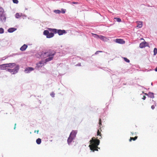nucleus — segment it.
Returning a JSON list of instances; mask_svg holds the SVG:
<instances>
[{
  "mask_svg": "<svg viewBox=\"0 0 157 157\" xmlns=\"http://www.w3.org/2000/svg\"><path fill=\"white\" fill-rule=\"evenodd\" d=\"M56 53V52L55 51L52 49H49L42 51L40 54V55L41 58H43L49 57L45 59V61L48 62L53 59L54 55Z\"/></svg>",
  "mask_w": 157,
  "mask_h": 157,
  "instance_id": "1",
  "label": "nucleus"
},
{
  "mask_svg": "<svg viewBox=\"0 0 157 157\" xmlns=\"http://www.w3.org/2000/svg\"><path fill=\"white\" fill-rule=\"evenodd\" d=\"M90 144L89 147L90 149L93 151H98V146L99 144L100 141L99 139H96L95 137H93L90 141Z\"/></svg>",
  "mask_w": 157,
  "mask_h": 157,
  "instance_id": "2",
  "label": "nucleus"
},
{
  "mask_svg": "<svg viewBox=\"0 0 157 157\" xmlns=\"http://www.w3.org/2000/svg\"><path fill=\"white\" fill-rule=\"evenodd\" d=\"M48 29L50 31H52L54 33H57L59 35H61L63 34H65L67 33L66 31L64 30L57 29H55L49 28Z\"/></svg>",
  "mask_w": 157,
  "mask_h": 157,
  "instance_id": "3",
  "label": "nucleus"
},
{
  "mask_svg": "<svg viewBox=\"0 0 157 157\" xmlns=\"http://www.w3.org/2000/svg\"><path fill=\"white\" fill-rule=\"evenodd\" d=\"M16 64L14 63H10L9 64H3L0 65V69L2 70H6L8 69L9 67H13L15 66Z\"/></svg>",
  "mask_w": 157,
  "mask_h": 157,
  "instance_id": "4",
  "label": "nucleus"
},
{
  "mask_svg": "<svg viewBox=\"0 0 157 157\" xmlns=\"http://www.w3.org/2000/svg\"><path fill=\"white\" fill-rule=\"evenodd\" d=\"M6 17L3 8L0 6V21L2 22H5Z\"/></svg>",
  "mask_w": 157,
  "mask_h": 157,
  "instance_id": "5",
  "label": "nucleus"
},
{
  "mask_svg": "<svg viewBox=\"0 0 157 157\" xmlns=\"http://www.w3.org/2000/svg\"><path fill=\"white\" fill-rule=\"evenodd\" d=\"M43 34L46 36L47 38H51L54 36L53 33H49V31L47 30H44L43 32Z\"/></svg>",
  "mask_w": 157,
  "mask_h": 157,
  "instance_id": "6",
  "label": "nucleus"
},
{
  "mask_svg": "<svg viewBox=\"0 0 157 157\" xmlns=\"http://www.w3.org/2000/svg\"><path fill=\"white\" fill-rule=\"evenodd\" d=\"M19 67L17 66L13 69H8V71L9 72L12 73L13 74H15L17 73L19 69Z\"/></svg>",
  "mask_w": 157,
  "mask_h": 157,
  "instance_id": "7",
  "label": "nucleus"
},
{
  "mask_svg": "<svg viewBox=\"0 0 157 157\" xmlns=\"http://www.w3.org/2000/svg\"><path fill=\"white\" fill-rule=\"evenodd\" d=\"M148 44L146 42H143L140 43V47L141 48H143L146 46H148Z\"/></svg>",
  "mask_w": 157,
  "mask_h": 157,
  "instance_id": "8",
  "label": "nucleus"
},
{
  "mask_svg": "<svg viewBox=\"0 0 157 157\" xmlns=\"http://www.w3.org/2000/svg\"><path fill=\"white\" fill-rule=\"evenodd\" d=\"M115 42L117 43L123 44L125 43V42L123 39H117L115 40Z\"/></svg>",
  "mask_w": 157,
  "mask_h": 157,
  "instance_id": "9",
  "label": "nucleus"
},
{
  "mask_svg": "<svg viewBox=\"0 0 157 157\" xmlns=\"http://www.w3.org/2000/svg\"><path fill=\"white\" fill-rule=\"evenodd\" d=\"M92 34L96 36H97L101 40H102L105 41L107 39V38L105 37L104 36H103L102 35H99H99H97V34H93V33H92Z\"/></svg>",
  "mask_w": 157,
  "mask_h": 157,
  "instance_id": "10",
  "label": "nucleus"
},
{
  "mask_svg": "<svg viewBox=\"0 0 157 157\" xmlns=\"http://www.w3.org/2000/svg\"><path fill=\"white\" fill-rule=\"evenodd\" d=\"M34 70V68L32 67H27L25 70V71L26 73H28L30 72V71H33Z\"/></svg>",
  "mask_w": 157,
  "mask_h": 157,
  "instance_id": "11",
  "label": "nucleus"
},
{
  "mask_svg": "<svg viewBox=\"0 0 157 157\" xmlns=\"http://www.w3.org/2000/svg\"><path fill=\"white\" fill-rule=\"evenodd\" d=\"M97 136H98V137H97V138L101 139L102 138L101 134V131H100L99 130H98L97 131Z\"/></svg>",
  "mask_w": 157,
  "mask_h": 157,
  "instance_id": "12",
  "label": "nucleus"
},
{
  "mask_svg": "<svg viewBox=\"0 0 157 157\" xmlns=\"http://www.w3.org/2000/svg\"><path fill=\"white\" fill-rule=\"evenodd\" d=\"M74 138L72 137V136L70 135L69 137L67 139V142L68 144H71Z\"/></svg>",
  "mask_w": 157,
  "mask_h": 157,
  "instance_id": "13",
  "label": "nucleus"
},
{
  "mask_svg": "<svg viewBox=\"0 0 157 157\" xmlns=\"http://www.w3.org/2000/svg\"><path fill=\"white\" fill-rule=\"evenodd\" d=\"M27 45L24 44L20 48V49L21 51H23L26 50V49L27 48Z\"/></svg>",
  "mask_w": 157,
  "mask_h": 157,
  "instance_id": "14",
  "label": "nucleus"
},
{
  "mask_svg": "<svg viewBox=\"0 0 157 157\" xmlns=\"http://www.w3.org/2000/svg\"><path fill=\"white\" fill-rule=\"evenodd\" d=\"M77 133V132L75 131H73L71 133L70 135L73 138H74Z\"/></svg>",
  "mask_w": 157,
  "mask_h": 157,
  "instance_id": "15",
  "label": "nucleus"
},
{
  "mask_svg": "<svg viewBox=\"0 0 157 157\" xmlns=\"http://www.w3.org/2000/svg\"><path fill=\"white\" fill-rule=\"evenodd\" d=\"M37 67L38 68H39L40 67H41L44 65V64L42 61H40V62L36 64Z\"/></svg>",
  "mask_w": 157,
  "mask_h": 157,
  "instance_id": "16",
  "label": "nucleus"
},
{
  "mask_svg": "<svg viewBox=\"0 0 157 157\" xmlns=\"http://www.w3.org/2000/svg\"><path fill=\"white\" fill-rule=\"evenodd\" d=\"M146 95H148L150 98H154V94L153 93L151 92H149L148 94H145Z\"/></svg>",
  "mask_w": 157,
  "mask_h": 157,
  "instance_id": "17",
  "label": "nucleus"
},
{
  "mask_svg": "<svg viewBox=\"0 0 157 157\" xmlns=\"http://www.w3.org/2000/svg\"><path fill=\"white\" fill-rule=\"evenodd\" d=\"M16 29H15L14 28H9L8 29V31L9 33H12V32H13L15 30H16Z\"/></svg>",
  "mask_w": 157,
  "mask_h": 157,
  "instance_id": "18",
  "label": "nucleus"
},
{
  "mask_svg": "<svg viewBox=\"0 0 157 157\" xmlns=\"http://www.w3.org/2000/svg\"><path fill=\"white\" fill-rule=\"evenodd\" d=\"M137 137H138L137 136H136L134 137H131L129 140V141H131L132 140L134 141L136 140V139H137Z\"/></svg>",
  "mask_w": 157,
  "mask_h": 157,
  "instance_id": "19",
  "label": "nucleus"
},
{
  "mask_svg": "<svg viewBox=\"0 0 157 157\" xmlns=\"http://www.w3.org/2000/svg\"><path fill=\"white\" fill-rule=\"evenodd\" d=\"M41 142V139L40 138H38L36 140V143L38 144H40Z\"/></svg>",
  "mask_w": 157,
  "mask_h": 157,
  "instance_id": "20",
  "label": "nucleus"
},
{
  "mask_svg": "<svg viewBox=\"0 0 157 157\" xmlns=\"http://www.w3.org/2000/svg\"><path fill=\"white\" fill-rule=\"evenodd\" d=\"M21 14H20L19 13H17L16 14L15 16H16V18H19L21 17Z\"/></svg>",
  "mask_w": 157,
  "mask_h": 157,
  "instance_id": "21",
  "label": "nucleus"
},
{
  "mask_svg": "<svg viewBox=\"0 0 157 157\" xmlns=\"http://www.w3.org/2000/svg\"><path fill=\"white\" fill-rule=\"evenodd\" d=\"M142 22H139V23H138V25H137V27H139L140 28L142 27Z\"/></svg>",
  "mask_w": 157,
  "mask_h": 157,
  "instance_id": "22",
  "label": "nucleus"
},
{
  "mask_svg": "<svg viewBox=\"0 0 157 157\" xmlns=\"http://www.w3.org/2000/svg\"><path fill=\"white\" fill-rule=\"evenodd\" d=\"M154 105H152L151 106V108L152 109H154L155 108V106H156V103L155 101L154 102Z\"/></svg>",
  "mask_w": 157,
  "mask_h": 157,
  "instance_id": "23",
  "label": "nucleus"
},
{
  "mask_svg": "<svg viewBox=\"0 0 157 157\" xmlns=\"http://www.w3.org/2000/svg\"><path fill=\"white\" fill-rule=\"evenodd\" d=\"M157 53V49L156 48H154V55H155Z\"/></svg>",
  "mask_w": 157,
  "mask_h": 157,
  "instance_id": "24",
  "label": "nucleus"
},
{
  "mask_svg": "<svg viewBox=\"0 0 157 157\" xmlns=\"http://www.w3.org/2000/svg\"><path fill=\"white\" fill-rule=\"evenodd\" d=\"M123 59L127 63H129L130 62L129 60L128 59H127L126 58L124 57Z\"/></svg>",
  "mask_w": 157,
  "mask_h": 157,
  "instance_id": "25",
  "label": "nucleus"
},
{
  "mask_svg": "<svg viewBox=\"0 0 157 157\" xmlns=\"http://www.w3.org/2000/svg\"><path fill=\"white\" fill-rule=\"evenodd\" d=\"M114 19L116 20V21L118 22H120L121 21V19L119 18L115 17Z\"/></svg>",
  "mask_w": 157,
  "mask_h": 157,
  "instance_id": "26",
  "label": "nucleus"
},
{
  "mask_svg": "<svg viewBox=\"0 0 157 157\" xmlns=\"http://www.w3.org/2000/svg\"><path fill=\"white\" fill-rule=\"evenodd\" d=\"M4 30L3 28H0V33H4Z\"/></svg>",
  "mask_w": 157,
  "mask_h": 157,
  "instance_id": "27",
  "label": "nucleus"
},
{
  "mask_svg": "<svg viewBox=\"0 0 157 157\" xmlns=\"http://www.w3.org/2000/svg\"><path fill=\"white\" fill-rule=\"evenodd\" d=\"M55 94H54V93L53 92H52L50 94V95L52 97H54L55 96Z\"/></svg>",
  "mask_w": 157,
  "mask_h": 157,
  "instance_id": "28",
  "label": "nucleus"
},
{
  "mask_svg": "<svg viewBox=\"0 0 157 157\" xmlns=\"http://www.w3.org/2000/svg\"><path fill=\"white\" fill-rule=\"evenodd\" d=\"M13 2L14 3L17 4L18 2V1L17 0H13Z\"/></svg>",
  "mask_w": 157,
  "mask_h": 157,
  "instance_id": "29",
  "label": "nucleus"
},
{
  "mask_svg": "<svg viewBox=\"0 0 157 157\" xmlns=\"http://www.w3.org/2000/svg\"><path fill=\"white\" fill-rule=\"evenodd\" d=\"M56 13H60V11L59 10H56L54 11Z\"/></svg>",
  "mask_w": 157,
  "mask_h": 157,
  "instance_id": "30",
  "label": "nucleus"
},
{
  "mask_svg": "<svg viewBox=\"0 0 157 157\" xmlns=\"http://www.w3.org/2000/svg\"><path fill=\"white\" fill-rule=\"evenodd\" d=\"M99 124L100 126L101 125V118L99 119Z\"/></svg>",
  "mask_w": 157,
  "mask_h": 157,
  "instance_id": "31",
  "label": "nucleus"
},
{
  "mask_svg": "<svg viewBox=\"0 0 157 157\" xmlns=\"http://www.w3.org/2000/svg\"><path fill=\"white\" fill-rule=\"evenodd\" d=\"M102 52V51H97V52L95 53V54H98V52Z\"/></svg>",
  "mask_w": 157,
  "mask_h": 157,
  "instance_id": "32",
  "label": "nucleus"
},
{
  "mask_svg": "<svg viewBox=\"0 0 157 157\" xmlns=\"http://www.w3.org/2000/svg\"><path fill=\"white\" fill-rule=\"evenodd\" d=\"M65 10H63V9L62 10V13H65Z\"/></svg>",
  "mask_w": 157,
  "mask_h": 157,
  "instance_id": "33",
  "label": "nucleus"
},
{
  "mask_svg": "<svg viewBox=\"0 0 157 157\" xmlns=\"http://www.w3.org/2000/svg\"><path fill=\"white\" fill-rule=\"evenodd\" d=\"M146 98V97L145 96H144L142 98L143 100H145Z\"/></svg>",
  "mask_w": 157,
  "mask_h": 157,
  "instance_id": "34",
  "label": "nucleus"
},
{
  "mask_svg": "<svg viewBox=\"0 0 157 157\" xmlns=\"http://www.w3.org/2000/svg\"><path fill=\"white\" fill-rule=\"evenodd\" d=\"M39 132V130H37V131L35 130V131H34V132H36V133H38V132Z\"/></svg>",
  "mask_w": 157,
  "mask_h": 157,
  "instance_id": "35",
  "label": "nucleus"
},
{
  "mask_svg": "<svg viewBox=\"0 0 157 157\" xmlns=\"http://www.w3.org/2000/svg\"><path fill=\"white\" fill-rule=\"evenodd\" d=\"M16 123H15V124H14V129H15V128H16Z\"/></svg>",
  "mask_w": 157,
  "mask_h": 157,
  "instance_id": "36",
  "label": "nucleus"
},
{
  "mask_svg": "<svg viewBox=\"0 0 157 157\" xmlns=\"http://www.w3.org/2000/svg\"><path fill=\"white\" fill-rule=\"evenodd\" d=\"M155 71H157V67H156L155 68Z\"/></svg>",
  "mask_w": 157,
  "mask_h": 157,
  "instance_id": "37",
  "label": "nucleus"
},
{
  "mask_svg": "<svg viewBox=\"0 0 157 157\" xmlns=\"http://www.w3.org/2000/svg\"><path fill=\"white\" fill-rule=\"evenodd\" d=\"M94 37H95V38H98V37H97V36H94Z\"/></svg>",
  "mask_w": 157,
  "mask_h": 157,
  "instance_id": "38",
  "label": "nucleus"
},
{
  "mask_svg": "<svg viewBox=\"0 0 157 157\" xmlns=\"http://www.w3.org/2000/svg\"><path fill=\"white\" fill-rule=\"evenodd\" d=\"M141 40H144V39H143V38H141Z\"/></svg>",
  "mask_w": 157,
  "mask_h": 157,
  "instance_id": "39",
  "label": "nucleus"
}]
</instances>
